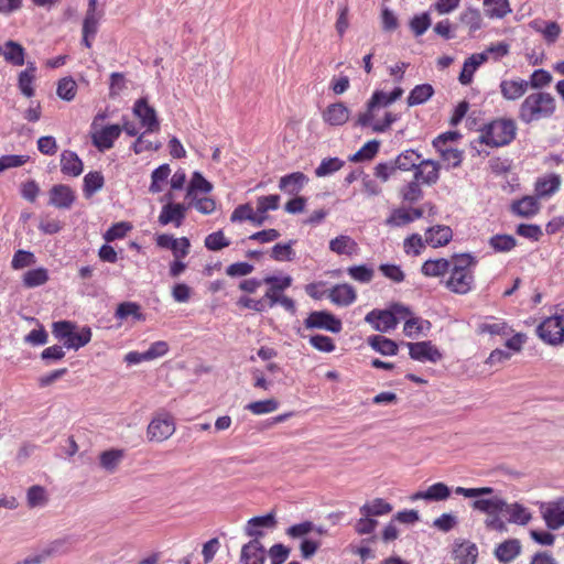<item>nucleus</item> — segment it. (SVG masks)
<instances>
[{"instance_id": "7c9ffc66", "label": "nucleus", "mask_w": 564, "mask_h": 564, "mask_svg": "<svg viewBox=\"0 0 564 564\" xmlns=\"http://www.w3.org/2000/svg\"><path fill=\"white\" fill-rule=\"evenodd\" d=\"M540 203L535 196H524L512 203L511 210L521 217H532L540 210Z\"/></svg>"}, {"instance_id": "58836bf2", "label": "nucleus", "mask_w": 564, "mask_h": 564, "mask_svg": "<svg viewBox=\"0 0 564 564\" xmlns=\"http://www.w3.org/2000/svg\"><path fill=\"white\" fill-rule=\"evenodd\" d=\"M170 174L171 167L169 164L164 163L156 167L151 174V184L149 186V192L151 194H158L162 192L163 185L166 183Z\"/></svg>"}, {"instance_id": "680f3d73", "label": "nucleus", "mask_w": 564, "mask_h": 564, "mask_svg": "<svg viewBox=\"0 0 564 564\" xmlns=\"http://www.w3.org/2000/svg\"><path fill=\"white\" fill-rule=\"evenodd\" d=\"M212 188L213 185L199 172H195L187 187L186 196L192 197L195 191L209 193Z\"/></svg>"}, {"instance_id": "ddd939ff", "label": "nucleus", "mask_w": 564, "mask_h": 564, "mask_svg": "<svg viewBox=\"0 0 564 564\" xmlns=\"http://www.w3.org/2000/svg\"><path fill=\"white\" fill-rule=\"evenodd\" d=\"M306 328L325 329L332 333H339L343 328L341 321L329 312L314 311L304 321Z\"/></svg>"}, {"instance_id": "aec40b11", "label": "nucleus", "mask_w": 564, "mask_h": 564, "mask_svg": "<svg viewBox=\"0 0 564 564\" xmlns=\"http://www.w3.org/2000/svg\"><path fill=\"white\" fill-rule=\"evenodd\" d=\"M349 116L350 111L344 102L330 104L322 113L324 122L333 127L345 124Z\"/></svg>"}, {"instance_id": "39448f33", "label": "nucleus", "mask_w": 564, "mask_h": 564, "mask_svg": "<svg viewBox=\"0 0 564 564\" xmlns=\"http://www.w3.org/2000/svg\"><path fill=\"white\" fill-rule=\"evenodd\" d=\"M532 518L531 512L524 506L514 502L507 503L496 499V529H505V523L525 525Z\"/></svg>"}, {"instance_id": "e433bc0d", "label": "nucleus", "mask_w": 564, "mask_h": 564, "mask_svg": "<svg viewBox=\"0 0 564 564\" xmlns=\"http://www.w3.org/2000/svg\"><path fill=\"white\" fill-rule=\"evenodd\" d=\"M434 95V88L430 84L416 85L409 94L406 102L410 107L426 102Z\"/></svg>"}, {"instance_id": "a19ab883", "label": "nucleus", "mask_w": 564, "mask_h": 564, "mask_svg": "<svg viewBox=\"0 0 564 564\" xmlns=\"http://www.w3.org/2000/svg\"><path fill=\"white\" fill-rule=\"evenodd\" d=\"M105 185V178L101 172H89L84 177L83 192L85 197H91L97 191Z\"/></svg>"}, {"instance_id": "bf43d9fd", "label": "nucleus", "mask_w": 564, "mask_h": 564, "mask_svg": "<svg viewBox=\"0 0 564 564\" xmlns=\"http://www.w3.org/2000/svg\"><path fill=\"white\" fill-rule=\"evenodd\" d=\"M426 242L419 234H412L404 239L403 249L406 254L419 256L424 249Z\"/></svg>"}, {"instance_id": "052dcab7", "label": "nucleus", "mask_w": 564, "mask_h": 564, "mask_svg": "<svg viewBox=\"0 0 564 564\" xmlns=\"http://www.w3.org/2000/svg\"><path fill=\"white\" fill-rule=\"evenodd\" d=\"M35 262L36 258L33 252L26 250H18L12 258L11 267L14 270H21L23 268L33 265Z\"/></svg>"}, {"instance_id": "6e6d98bb", "label": "nucleus", "mask_w": 564, "mask_h": 564, "mask_svg": "<svg viewBox=\"0 0 564 564\" xmlns=\"http://www.w3.org/2000/svg\"><path fill=\"white\" fill-rule=\"evenodd\" d=\"M410 223H412V218L409 215V209L404 207L393 209L386 219V225L389 227H403Z\"/></svg>"}, {"instance_id": "0e129e2a", "label": "nucleus", "mask_w": 564, "mask_h": 564, "mask_svg": "<svg viewBox=\"0 0 564 564\" xmlns=\"http://www.w3.org/2000/svg\"><path fill=\"white\" fill-rule=\"evenodd\" d=\"M236 304L239 308H248L258 313H262L268 310L267 302L263 301L262 297L252 299L248 295H243L237 300Z\"/></svg>"}, {"instance_id": "473e14b6", "label": "nucleus", "mask_w": 564, "mask_h": 564, "mask_svg": "<svg viewBox=\"0 0 564 564\" xmlns=\"http://www.w3.org/2000/svg\"><path fill=\"white\" fill-rule=\"evenodd\" d=\"M521 549L519 540H506L496 547V557L502 563H509L520 555Z\"/></svg>"}, {"instance_id": "c756f323", "label": "nucleus", "mask_w": 564, "mask_h": 564, "mask_svg": "<svg viewBox=\"0 0 564 564\" xmlns=\"http://www.w3.org/2000/svg\"><path fill=\"white\" fill-rule=\"evenodd\" d=\"M83 167V161L75 152L65 150L61 154V171L63 174L78 176L82 174Z\"/></svg>"}, {"instance_id": "69168bd1", "label": "nucleus", "mask_w": 564, "mask_h": 564, "mask_svg": "<svg viewBox=\"0 0 564 564\" xmlns=\"http://www.w3.org/2000/svg\"><path fill=\"white\" fill-rule=\"evenodd\" d=\"M132 226L127 221L113 224L104 235L107 242L123 238Z\"/></svg>"}, {"instance_id": "f03ea898", "label": "nucleus", "mask_w": 564, "mask_h": 564, "mask_svg": "<svg viewBox=\"0 0 564 564\" xmlns=\"http://www.w3.org/2000/svg\"><path fill=\"white\" fill-rule=\"evenodd\" d=\"M556 105L549 93H533L525 97L519 109V118L525 123L539 121L553 116Z\"/></svg>"}, {"instance_id": "e2e57ef3", "label": "nucleus", "mask_w": 564, "mask_h": 564, "mask_svg": "<svg viewBox=\"0 0 564 564\" xmlns=\"http://www.w3.org/2000/svg\"><path fill=\"white\" fill-rule=\"evenodd\" d=\"M516 232L531 241H539L543 236L542 228L535 224H520L517 227Z\"/></svg>"}, {"instance_id": "6e6552de", "label": "nucleus", "mask_w": 564, "mask_h": 564, "mask_svg": "<svg viewBox=\"0 0 564 564\" xmlns=\"http://www.w3.org/2000/svg\"><path fill=\"white\" fill-rule=\"evenodd\" d=\"M98 119H104V116L98 115L93 121L91 141L99 151H106L111 149L115 141L120 137L121 127L119 124H109L97 129Z\"/></svg>"}, {"instance_id": "a18cd8bd", "label": "nucleus", "mask_w": 564, "mask_h": 564, "mask_svg": "<svg viewBox=\"0 0 564 564\" xmlns=\"http://www.w3.org/2000/svg\"><path fill=\"white\" fill-rule=\"evenodd\" d=\"M77 83L73 77H64L57 83L56 94L61 99L72 101L77 95Z\"/></svg>"}, {"instance_id": "c9c22d12", "label": "nucleus", "mask_w": 564, "mask_h": 564, "mask_svg": "<svg viewBox=\"0 0 564 564\" xmlns=\"http://www.w3.org/2000/svg\"><path fill=\"white\" fill-rule=\"evenodd\" d=\"M501 94L506 99L514 100L524 95L528 89L525 80H502L500 84Z\"/></svg>"}, {"instance_id": "c85d7f7f", "label": "nucleus", "mask_w": 564, "mask_h": 564, "mask_svg": "<svg viewBox=\"0 0 564 564\" xmlns=\"http://www.w3.org/2000/svg\"><path fill=\"white\" fill-rule=\"evenodd\" d=\"M487 61L484 53L473 54L463 65L458 80L462 85H469L473 82V76L476 69Z\"/></svg>"}, {"instance_id": "9d476101", "label": "nucleus", "mask_w": 564, "mask_h": 564, "mask_svg": "<svg viewBox=\"0 0 564 564\" xmlns=\"http://www.w3.org/2000/svg\"><path fill=\"white\" fill-rule=\"evenodd\" d=\"M539 509L549 529L557 530L564 527V498L541 502Z\"/></svg>"}, {"instance_id": "3c124183", "label": "nucleus", "mask_w": 564, "mask_h": 564, "mask_svg": "<svg viewBox=\"0 0 564 564\" xmlns=\"http://www.w3.org/2000/svg\"><path fill=\"white\" fill-rule=\"evenodd\" d=\"M345 162L339 158H328L322 160L321 164L315 170V175L317 177L328 176L337 171H339L344 166Z\"/></svg>"}, {"instance_id": "b1692460", "label": "nucleus", "mask_w": 564, "mask_h": 564, "mask_svg": "<svg viewBox=\"0 0 564 564\" xmlns=\"http://www.w3.org/2000/svg\"><path fill=\"white\" fill-rule=\"evenodd\" d=\"M36 65L34 62H28L26 68L21 70L18 76V87L22 95L31 98L35 94L34 82L36 78Z\"/></svg>"}, {"instance_id": "bb28decb", "label": "nucleus", "mask_w": 564, "mask_h": 564, "mask_svg": "<svg viewBox=\"0 0 564 564\" xmlns=\"http://www.w3.org/2000/svg\"><path fill=\"white\" fill-rule=\"evenodd\" d=\"M401 321H404L403 333L410 338L417 337L431 328V323L427 319L414 316L410 308L409 315L405 318H401Z\"/></svg>"}, {"instance_id": "37998d69", "label": "nucleus", "mask_w": 564, "mask_h": 564, "mask_svg": "<svg viewBox=\"0 0 564 564\" xmlns=\"http://www.w3.org/2000/svg\"><path fill=\"white\" fill-rule=\"evenodd\" d=\"M116 318L118 319H127L128 317H133L135 321H144L145 316L141 312V307L135 302H122L118 305L116 313Z\"/></svg>"}, {"instance_id": "f8f14e48", "label": "nucleus", "mask_w": 564, "mask_h": 564, "mask_svg": "<svg viewBox=\"0 0 564 564\" xmlns=\"http://www.w3.org/2000/svg\"><path fill=\"white\" fill-rule=\"evenodd\" d=\"M133 115L140 120L141 126L145 128V132L152 133L160 130L156 111L149 105L147 98H139L134 102Z\"/></svg>"}, {"instance_id": "4c0bfd02", "label": "nucleus", "mask_w": 564, "mask_h": 564, "mask_svg": "<svg viewBox=\"0 0 564 564\" xmlns=\"http://www.w3.org/2000/svg\"><path fill=\"white\" fill-rule=\"evenodd\" d=\"M421 159V154L414 150H405L401 152L394 160L397 170L412 171L416 170L417 163Z\"/></svg>"}, {"instance_id": "5701e85b", "label": "nucleus", "mask_w": 564, "mask_h": 564, "mask_svg": "<svg viewBox=\"0 0 564 564\" xmlns=\"http://www.w3.org/2000/svg\"><path fill=\"white\" fill-rule=\"evenodd\" d=\"M517 130L512 119L496 120V148L510 144L516 139Z\"/></svg>"}, {"instance_id": "393cba45", "label": "nucleus", "mask_w": 564, "mask_h": 564, "mask_svg": "<svg viewBox=\"0 0 564 564\" xmlns=\"http://www.w3.org/2000/svg\"><path fill=\"white\" fill-rule=\"evenodd\" d=\"M452 237L453 231L451 227L444 225L433 226L425 231V242L433 248L447 245Z\"/></svg>"}, {"instance_id": "412c9836", "label": "nucleus", "mask_w": 564, "mask_h": 564, "mask_svg": "<svg viewBox=\"0 0 564 564\" xmlns=\"http://www.w3.org/2000/svg\"><path fill=\"white\" fill-rule=\"evenodd\" d=\"M0 55L12 66H22L25 63V48L12 40L0 45Z\"/></svg>"}, {"instance_id": "7ed1b4c3", "label": "nucleus", "mask_w": 564, "mask_h": 564, "mask_svg": "<svg viewBox=\"0 0 564 564\" xmlns=\"http://www.w3.org/2000/svg\"><path fill=\"white\" fill-rule=\"evenodd\" d=\"M473 258L462 254L454 258L451 275L446 281V288L457 294L468 293L474 284V274L470 270Z\"/></svg>"}, {"instance_id": "864d4df0", "label": "nucleus", "mask_w": 564, "mask_h": 564, "mask_svg": "<svg viewBox=\"0 0 564 564\" xmlns=\"http://www.w3.org/2000/svg\"><path fill=\"white\" fill-rule=\"evenodd\" d=\"M205 247L210 251H219L230 246V240L225 236L223 230L209 234L205 238Z\"/></svg>"}, {"instance_id": "09e8293b", "label": "nucleus", "mask_w": 564, "mask_h": 564, "mask_svg": "<svg viewBox=\"0 0 564 564\" xmlns=\"http://www.w3.org/2000/svg\"><path fill=\"white\" fill-rule=\"evenodd\" d=\"M124 456L122 449H109L100 454L99 460L102 468L113 471Z\"/></svg>"}, {"instance_id": "f3484780", "label": "nucleus", "mask_w": 564, "mask_h": 564, "mask_svg": "<svg viewBox=\"0 0 564 564\" xmlns=\"http://www.w3.org/2000/svg\"><path fill=\"white\" fill-rule=\"evenodd\" d=\"M561 185L562 178L558 174L550 173L539 177L534 184L535 197L549 198L560 191Z\"/></svg>"}, {"instance_id": "f704fd0d", "label": "nucleus", "mask_w": 564, "mask_h": 564, "mask_svg": "<svg viewBox=\"0 0 564 564\" xmlns=\"http://www.w3.org/2000/svg\"><path fill=\"white\" fill-rule=\"evenodd\" d=\"M452 263L444 258L431 259L422 264L421 271L425 276L437 278L447 273Z\"/></svg>"}, {"instance_id": "5fc2aeb1", "label": "nucleus", "mask_w": 564, "mask_h": 564, "mask_svg": "<svg viewBox=\"0 0 564 564\" xmlns=\"http://www.w3.org/2000/svg\"><path fill=\"white\" fill-rule=\"evenodd\" d=\"M347 273L352 280L359 283H369L375 276L373 269L366 264L349 267Z\"/></svg>"}, {"instance_id": "79ce46f5", "label": "nucleus", "mask_w": 564, "mask_h": 564, "mask_svg": "<svg viewBox=\"0 0 564 564\" xmlns=\"http://www.w3.org/2000/svg\"><path fill=\"white\" fill-rule=\"evenodd\" d=\"M440 154L446 169L457 167L463 161V151L452 147L434 148Z\"/></svg>"}, {"instance_id": "603ef678", "label": "nucleus", "mask_w": 564, "mask_h": 564, "mask_svg": "<svg viewBox=\"0 0 564 564\" xmlns=\"http://www.w3.org/2000/svg\"><path fill=\"white\" fill-rule=\"evenodd\" d=\"M279 408V402L275 399H267L250 402L246 405V410L250 411L254 415H262L274 412Z\"/></svg>"}, {"instance_id": "4468645a", "label": "nucleus", "mask_w": 564, "mask_h": 564, "mask_svg": "<svg viewBox=\"0 0 564 564\" xmlns=\"http://www.w3.org/2000/svg\"><path fill=\"white\" fill-rule=\"evenodd\" d=\"M406 346L410 357L414 360L437 362L442 359V354L430 340L408 343Z\"/></svg>"}, {"instance_id": "ea45409f", "label": "nucleus", "mask_w": 564, "mask_h": 564, "mask_svg": "<svg viewBox=\"0 0 564 564\" xmlns=\"http://www.w3.org/2000/svg\"><path fill=\"white\" fill-rule=\"evenodd\" d=\"M392 511V506L381 498H376L369 503H365L360 508V513L364 517H376L388 514Z\"/></svg>"}, {"instance_id": "0eeeda50", "label": "nucleus", "mask_w": 564, "mask_h": 564, "mask_svg": "<svg viewBox=\"0 0 564 564\" xmlns=\"http://www.w3.org/2000/svg\"><path fill=\"white\" fill-rule=\"evenodd\" d=\"M176 426L173 416L165 411L158 412L147 429L150 442H164L175 433Z\"/></svg>"}, {"instance_id": "dca6fc26", "label": "nucleus", "mask_w": 564, "mask_h": 564, "mask_svg": "<svg viewBox=\"0 0 564 564\" xmlns=\"http://www.w3.org/2000/svg\"><path fill=\"white\" fill-rule=\"evenodd\" d=\"M503 346L509 350L496 349V361L509 360L514 354H519L522 350L523 345L528 340V336L524 333L518 332L502 339Z\"/></svg>"}, {"instance_id": "f257e3e1", "label": "nucleus", "mask_w": 564, "mask_h": 564, "mask_svg": "<svg viewBox=\"0 0 564 564\" xmlns=\"http://www.w3.org/2000/svg\"><path fill=\"white\" fill-rule=\"evenodd\" d=\"M388 99L389 94L381 90L375 91L367 104V110L359 113L357 123L361 127H370L377 133L386 132L392 123L399 120V115L391 111H384L383 117L379 118L380 108L392 104Z\"/></svg>"}, {"instance_id": "6ab92c4d", "label": "nucleus", "mask_w": 564, "mask_h": 564, "mask_svg": "<svg viewBox=\"0 0 564 564\" xmlns=\"http://www.w3.org/2000/svg\"><path fill=\"white\" fill-rule=\"evenodd\" d=\"M327 296L337 306H349L356 301L357 293L350 284L341 283L329 289Z\"/></svg>"}, {"instance_id": "20e7f679", "label": "nucleus", "mask_w": 564, "mask_h": 564, "mask_svg": "<svg viewBox=\"0 0 564 564\" xmlns=\"http://www.w3.org/2000/svg\"><path fill=\"white\" fill-rule=\"evenodd\" d=\"M409 315V307L401 303H393L386 310L375 308L367 313L365 321L375 330L388 333L397 327L401 318Z\"/></svg>"}, {"instance_id": "4be33fe9", "label": "nucleus", "mask_w": 564, "mask_h": 564, "mask_svg": "<svg viewBox=\"0 0 564 564\" xmlns=\"http://www.w3.org/2000/svg\"><path fill=\"white\" fill-rule=\"evenodd\" d=\"M265 551L260 540L253 539L241 549L242 564H264Z\"/></svg>"}, {"instance_id": "c03bdc74", "label": "nucleus", "mask_w": 564, "mask_h": 564, "mask_svg": "<svg viewBox=\"0 0 564 564\" xmlns=\"http://www.w3.org/2000/svg\"><path fill=\"white\" fill-rule=\"evenodd\" d=\"M23 285L26 288H36L48 281V271L45 268H37L26 271L23 274Z\"/></svg>"}, {"instance_id": "cd10ccee", "label": "nucleus", "mask_w": 564, "mask_h": 564, "mask_svg": "<svg viewBox=\"0 0 564 564\" xmlns=\"http://www.w3.org/2000/svg\"><path fill=\"white\" fill-rule=\"evenodd\" d=\"M329 250L339 256L351 257L358 253L359 247L351 237L339 235L329 241Z\"/></svg>"}, {"instance_id": "2f4dec72", "label": "nucleus", "mask_w": 564, "mask_h": 564, "mask_svg": "<svg viewBox=\"0 0 564 564\" xmlns=\"http://www.w3.org/2000/svg\"><path fill=\"white\" fill-rule=\"evenodd\" d=\"M307 182L308 178L304 173L293 172L280 178L279 188L289 194H296Z\"/></svg>"}, {"instance_id": "338daca9", "label": "nucleus", "mask_w": 564, "mask_h": 564, "mask_svg": "<svg viewBox=\"0 0 564 564\" xmlns=\"http://www.w3.org/2000/svg\"><path fill=\"white\" fill-rule=\"evenodd\" d=\"M29 155L8 154L0 158V173L8 169L19 167L29 161Z\"/></svg>"}, {"instance_id": "de8ad7c7", "label": "nucleus", "mask_w": 564, "mask_h": 564, "mask_svg": "<svg viewBox=\"0 0 564 564\" xmlns=\"http://www.w3.org/2000/svg\"><path fill=\"white\" fill-rule=\"evenodd\" d=\"M380 148V142L377 140H370L365 143L355 154H352L349 160L351 162H361L372 160Z\"/></svg>"}, {"instance_id": "13d9d810", "label": "nucleus", "mask_w": 564, "mask_h": 564, "mask_svg": "<svg viewBox=\"0 0 564 564\" xmlns=\"http://www.w3.org/2000/svg\"><path fill=\"white\" fill-rule=\"evenodd\" d=\"M451 495V490L444 482H435L425 490V497L429 501L446 500Z\"/></svg>"}, {"instance_id": "9b49d317", "label": "nucleus", "mask_w": 564, "mask_h": 564, "mask_svg": "<svg viewBox=\"0 0 564 564\" xmlns=\"http://www.w3.org/2000/svg\"><path fill=\"white\" fill-rule=\"evenodd\" d=\"M263 284H267L268 289L262 299L267 302V307L269 310L278 304V299L283 295V291L291 286L292 278L290 275L281 278L267 275L263 278Z\"/></svg>"}, {"instance_id": "8fccbe9b", "label": "nucleus", "mask_w": 564, "mask_h": 564, "mask_svg": "<svg viewBox=\"0 0 564 564\" xmlns=\"http://www.w3.org/2000/svg\"><path fill=\"white\" fill-rule=\"evenodd\" d=\"M295 243L294 240H291L286 243H276L273 246L271 250V258L275 261H292L295 257V251L292 246Z\"/></svg>"}, {"instance_id": "a211bd4d", "label": "nucleus", "mask_w": 564, "mask_h": 564, "mask_svg": "<svg viewBox=\"0 0 564 564\" xmlns=\"http://www.w3.org/2000/svg\"><path fill=\"white\" fill-rule=\"evenodd\" d=\"M75 198V193L68 185L58 184L50 189V204L56 208H70Z\"/></svg>"}, {"instance_id": "4d7b16f0", "label": "nucleus", "mask_w": 564, "mask_h": 564, "mask_svg": "<svg viewBox=\"0 0 564 564\" xmlns=\"http://www.w3.org/2000/svg\"><path fill=\"white\" fill-rule=\"evenodd\" d=\"M419 181H411L406 185H404L401 189V197L404 202L415 203L423 197V191L420 186Z\"/></svg>"}, {"instance_id": "a878e982", "label": "nucleus", "mask_w": 564, "mask_h": 564, "mask_svg": "<svg viewBox=\"0 0 564 564\" xmlns=\"http://www.w3.org/2000/svg\"><path fill=\"white\" fill-rule=\"evenodd\" d=\"M478 556L476 544L469 541L457 542L453 549V558L457 564H475Z\"/></svg>"}, {"instance_id": "72a5a7b5", "label": "nucleus", "mask_w": 564, "mask_h": 564, "mask_svg": "<svg viewBox=\"0 0 564 564\" xmlns=\"http://www.w3.org/2000/svg\"><path fill=\"white\" fill-rule=\"evenodd\" d=\"M368 345L377 352L383 356H395L399 350L398 344L382 335H372L368 337Z\"/></svg>"}, {"instance_id": "2eb2a0df", "label": "nucleus", "mask_w": 564, "mask_h": 564, "mask_svg": "<svg viewBox=\"0 0 564 564\" xmlns=\"http://www.w3.org/2000/svg\"><path fill=\"white\" fill-rule=\"evenodd\" d=\"M441 164L437 161L425 159L417 163L414 172L415 181L426 185H434L440 180Z\"/></svg>"}, {"instance_id": "49530a36", "label": "nucleus", "mask_w": 564, "mask_h": 564, "mask_svg": "<svg viewBox=\"0 0 564 564\" xmlns=\"http://www.w3.org/2000/svg\"><path fill=\"white\" fill-rule=\"evenodd\" d=\"M91 339V330L89 327H83L80 332H72V335L64 340V347L68 349H79L87 345Z\"/></svg>"}, {"instance_id": "1a4fd4ad", "label": "nucleus", "mask_w": 564, "mask_h": 564, "mask_svg": "<svg viewBox=\"0 0 564 564\" xmlns=\"http://www.w3.org/2000/svg\"><path fill=\"white\" fill-rule=\"evenodd\" d=\"M164 198L167 199V203L162 206L158 217V223L161 226L172 224L174 227L180 228L186 218L187 206L182 203L171 202V193L166 194Z\"/></svg>"}, {"instance_id": "423d86ee", "label": "nucleus", "mask_w": 564, "mask_h": 564, "mask_svg": "<svg viewBox=\"0 0 564 564\" xmlns=\"http://www.w3.org/2000/svg\"><path fill=\"white\" fill-rule=\"evenodd\" d=\"M538 337L551 346L564 344V316L555 313L545 317L536 326Z\"/></svg>"}, {"instance_id": "774afa93", "label": "nucleus", "mask_w": 564, "mask_h": 564, "mask_svg": "<svg viewBox=\"0 0 564 564\" xmlns=\"http://www.w3.org/2000/svg\"><path fill=\"white\" fill-rule=\"evenodd\" d=\"M290 554V549L283 544H274L269 550L271 564H283Z\"/></svg>"}]
</instances>
